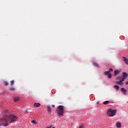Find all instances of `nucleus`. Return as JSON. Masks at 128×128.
<instances>
[{
	"mask_svg": "<svg viewBox=\"0 0 128 128\" xmlns=\"http://www.w3.org/2000/svg\"><path fill=\"white\" fill-rule=\"evenodd\" d=\"M121 78H121L120 76H118V77L116 78V80H120Z\"/></svg>",
	"mask_w": 128,
	"mask_h": 128,
	"instance_id": "obj_25",
	"label": "nucleus"
},
{
	"mask_svg": "<svg viewBox=\"0 0 128 128\" xmlns=\"http://www.w3.org/2000/svg\"><path fill=\"white\" fill-rule=\"evenodd\" d=\"M100 104L99 102H97L96 104Z\"/></svg>",
	"mask_w": 128,
	"mask_h": 128,
	"instance_id": "obj_28",
	"label": "nucleus"
},
{
	"mask_svg": "<svg viewBox=\"0 0 128 128\" xmlns=\"http://www.w3.org/2000/svg\"><path fill=\"white\" fill-rule=\"evenodd\" d=\"M112 77V74H110V73H109L108 74V78H111Z\"/></svg>",
	"mask_w": 128,
	"mask_h": 128,
	"instance_id": "obj_17",
	"label": "nucleus"
},
{
	"mask_svg": "<svg viewBox=\"0 0 128 128\" xmlns=\"http://www.w3.org/2000/svg\"><path fill=\"white\" fill-rule=\"evenodd\" d=\"M55 128L54 127H53V128Z\"/></svg>",
	"mask_w": 128,
	"mask_h": 128,
	"instance_id": "obj_31",
	"label": "nucleus"
},
{
	"mask_svg": "<svg viewBox=\"0 0 128 128\" xmlns=\"http://www.w3.org/2000/svg\"><path fill=\"white\" fill-rule=\"evenodd\" d=\"M10 90H11V91L15 90V88H12L10 89Z\"/></svg>",
	"mask_w": 128,
	"mask_h": 128,
	"instance_id": "obj_24",
	"label": "nucleus"
},
{
	"mask_svg": "<svg viewBox=\"0 0 128 128\" xmlns=\"http://www.w3.org/2000/svg\"><path fill=\"white\" fill-rule=\"evenodd\" d=\"M79 128H85L83 125H81Z\"/></svg>",
	"mask_w": 128,
	"mask_h": 128,
	"instance_id": "obj_26",
	"label": "nucleus"
},
{
	"mask_svg": "<svg viewBox=\"0 0 128 128\" xmlns=\"http://www.w3.org/2000/svg\"><path fill=\"white\" fill-rule=\"evenodd\" d=\"M122 82H124V81L121 79V80H120L119 82H116V83L117 84H120V85L122 86L124 84Z\"/></svg>",
	"mask_w": 128,
	"mask_h": 128,
	"instance_id": "obj_8",
	"label": "nucleus"
},
{
	"mask_svg": "<svg viewBox=\"0 0 128 128\" xmlns=\"http://www.w3.org/2000/svg\"><path fill=\"white\" fill-rule=\"evenodd\" d=\"M1 125L0 123V126Z\"/></svg>",
	"mask_w": 128,
	"mask_h": 128,
	"instance_id": "obj_32",
	"label": "nucleus"
},
{
	"mask_svg": "<svg viewBox=\"0 0 128 128\" xmlns=\"http://www.w3.org/2000/svg\"><path fill=\"white\" fill-rule=\"evenodd\" d=\"M47 128H52V126H49V127H48Z\"/></svg>",
	"mask_w": 128,
	"mask_h": 128,
	"instance_id": "obj_30",
	"label": "nucleus"
},
{
	"mask_svg": "<svg viewBox=\"0 0 128 128\" xmlns=\"http://www.w3.org/2000/svg\"><path fill=\"white\" fill-rule=\"evenodd\" d=\"M110 73H109L108 71H106L105 72H104V75H108Z\"/></svg>",
	"mask_w": 128,
	"mask_h": 128,
	"instance_id": "obj_18",
	"label": "nucleus"
},
{
	"mask_svg": "<svg viewBox=\"0 0 128 128\" xmlns=\"http://www.w3.org/2000/svg\"><path fill=\"white\" fill-rule=\"evenodd\" d=\"M10 82H11V86H12L14 84V80H12Z\"/></svg>",
	"mask_w": 128,
	"mask_h": 128,
	"instance_id": "obj_23",
	"label": "nucleus"
},
{
	"mask_svg": "<svg viewBox=\"0 0 128 128\" xmlns=\"http://www.w3.org/2000/svg\"><path fill=\"white\" fill-rule=\"evenodd\" d=\"M17 119L18 116H16V115H14L13 114L9 115L8 118H7V120L9 123H14L17 120Z\"/></svg>",
	"mask_w": 128,
	"mask_h": 128,
	"instance_id": "obj_2",
	"label": "nucleus"
},
{
	"mask_svg": "<svg viewBox=\"0 0 128 128\" xmlns=\"http://www.w3.org/2000/svg\"><path fill=\"white\" fill-rule=\"evenodd\" d=\"M116 110H112V108H110L108 110V116H114L116 114Z\"/></svg>",
	"mask_w": 128,
	"mask_h": 128,
	"instance_id": "obj_3",
	"label": "nucleus"
},
{
	"mask_svg": "<svg viewBox=\"0 0 128 128\" xmlns=\"http://www.w3.org/2000/svg\"><path fill=\"white\" fill-rule=\"evenodd\" d=\"M14 102H17L18 101H19L20 100V98H14Z\"/></svg>",
	"mask_w": 128,
	"mask_h": 128,
	"instance_id": "obj_16",
	"label": "nucleus"
},
{
	"mask_svg": "<svg viewBox=\"0 0 128 128\" xmlns=\"http://www.w3.org/2000/svg\"><path fill=\"white\" fill-rule=\"evenodd\" d=\"M7 112H8L7 111H6V110L4 111V112H3V115H4V116H6Z\"/></svg>",
	"mask_w": 128,
	"mask_h": 128,
	"instance_id": "obj_21",
	"label": "nucleus"
},
{
	"mask_svg": "<svg viewBox=\"0 0 128 128\" xmlns=\"http://www.w3.org/2000/svg\"><path fill=\"white\" fill-rule=\"evenodd\" d=\"M122 59L126 64L128 65V59L125 57H122Z\"/></svg>",
	"mask_w": 128,
	"mask_h": 128,
	"instance_id": "obj_6",
	"label": "nucleus"
},
{
	"mask_svg": "<svg viewBox=\"0 0 128 128\" xmlns=\"http://www.w3.org/2000/svg\"><path fill=\"white\" fill-rule=\"evenodd\" d=\"M120 73V70H115L114 72V76H116L118 74Z\"/></svg>",
	"mask_w": 128,
	"mask_h": 128,
	"instance_id": "obj_7",
	"label": "nucleus"
},
{
	"mask_svg": "<svg viewBox=\"0 0 128 128\" xmlns=\"http://www.w3.org/2000/svg\"><path fill=\"white\" fill-rule=\"evenodd\" d=\"M110 103V102L108 100H106L104 102H103L102 104L104 105H107L108 104H109Z\"/></svg>",
	"mask_w": 128,
	"mask_h": 128,
	"instance_id": "obj_12",
	"label": "nucleus"
},
{
	"mask_svg": "<svg viewBox=\"0 0 128 128\" xmlns=\"http://www.w3.org/2000/svg\"><path fill=\"white\" fill-rule=\"evenodd\" d=\"M48 113L51 112V108H50V106H48Z\"/></svg>",
	"mask_w": 128,
	"mask_h": 128,
	"instance_id": "obj_15",
	"label": "nucleus"
},
{
	"mask_svg": "<svg viewBox=\"0 0 128 128\" xmlns=\"http://www.w3.org/2000/svg\"><path fill=\"white\" fill-rule=\"evenodd\" d=\"M114 88L116 90H118L120 89V86H118L116 85L114 86Z\"/></svg>",
	"mask_w": 128,
	"mask_h": 128,
	"instance_id": "obj_13",
	"label": "nucleus"
},
{
	"mask_svg": "<svg viewBox=\"0 0 128 128\" xmlns=\"http://www.w3.org/2000/svg\"><path fill=\"white\" fill-rule=\"evenodd\" d=\"M4 84L5 86H8V82H4Z\"/></svg>",
	"mask_w": 128,
	"mask_h": 128,
	"instance_id": "obj_22",
	"label": "nucleus"
},
{
	"mask_svg": "<svg viewBox=\"0 0 128 128\" xmlns=\"http://www.w3.org/2000/svg\"><path fill=\"white\" fill-rule=\"evenodd\" d=\"M121 91L124 94H126V90L124 88H121Z\"/></svg>",
	"mask_w": 128,
	"mask_h": 128,
	"instance_id": "obj_11",
	"label": "nucleus"
},
{
	"mask_svg": "<svg viewBox=\"0 0 128 128\" xmlns=\"http://www.w3.org/2000/svg\"><path fill=\"white\" fill-rule=\"evenodd\" d=\"M116 126L118 128H122V124L120 122H116Z\"/></svg>",
	"mask_w": 128,
	"mask_h": 128,
	"instance_id": "obj_9",
	"label": "nucleus"
},
{
	"mask_svg": "<svg viewBox=\"0 0 128 128\" xmlns=\"http://www.w3.org/2000/svg\"><path fill=\"white\" fill-rule=\"evenodd\" d=\"M126 84H128V82H126Z\"/></svg>",
	"mask_w": 128,
	"mask_h": 128,
	"instance_id": "obj_29",
	"label": "nucleus"
},
{
	"mask_svg": "<svg viewBox=\"0 0 128 128\" xmlns=\"http://www.w3.org/2000/svg\"><path fill=\"white\" fill-rule=\"evenodd\" d=\"M31 122L32 124H36V120H33Z\"/></svg>",
	"mask_w": 128,
	"mask_h": 128,
	"instance_id": "obj_20",
	"label": "nucleus"
},
{
	"mask_svg": "<svg viewBox=\"0 0 128 128\" xmlns=\"http://www.w3.org/2000/svg\"><path fill=\"white\" fill-rule=\"evenodd\" d=\"M40 106V103H34V106L35 108H38Z\"/></svg>",
	"mask_w": 128,
	"mask_h": 128,
	"instance_id": "obj_10",
	"label": "nucleus"
},
{
	"mask_svg": "<svg viewBox=\"0 0 128 128\" xmlns=\"http://www.w3.org/2000/svg\"><path fill=\"white\" fill-rule=\"evenodd\" d=\"M122 80L124 81L125 79L128 76V73H126V72H122Z\"/></svg>",
	"mask_w": 128,
	"mask_h": 128,
	"instance_id": "obj_5",
	"label": "nucleus"
},
{
	"mask_svg": "<svg viewBox=\"0 0 128 128\" xmlns=\"http://www.w3.org/2000/svg\"><path fill=\"white\" fill-rule=\"evenodd\" d=\"M92 64H93L94 66H96L97 68H100L99 65L97 63H96L95 62H93Z\"/></svg>",
	"mask_w": 128,
	"mask_h": 128,
	"instance_id": "obj_14",
	"label": "nucleus"
},
{
	"mask_svg": "<svg viewBox=\"0 0 128 128\" xmlns=\"http://www.w3.org/2000/svg\"><path fill=\"white\" fill-rule=\"evenodd\" d=\"M52 108H55V106L54 105H52Z\"/></svg>",
	"mask_w": 128,
	"mask_h": 128,
	"instance_id": "obj_27",
	"label": "nucleus"
},
{
	"mask_svg": "<svg viewBox=\"0 0 128 128\" xmlns=\"http://www.w3.org/2000/svg\"><path fill=\"white\" fill-rule=\"evenodd\" d=\"M113 71V69L112 68H110V69H109V70L108 71V72H109V73H110L112 72Z\"/></svg>",
	"mask_w": 128,
	"mask_h": 128,
	"instance_id": "obj_19",
	"label": "nucleus"
},
{
	"mask_svg": "<svg viewBox=\"0 0 128 128\" xmlns=\"http://www.w3.org/2000/svg\"><path fill=\"white\" fill-rule=\"evenodd\" d=\"M1 121L2 122L4 126H6L9 125L7 120L5 118H4Z\"/></svg>",
	"mask_w": 128,
	"mask_h": 128,
	"instance_id": "obj_4",
	"label": "nucleus"
},
{
	"mask_svg": "<svg viewBox=\"0 0 128 128\" xmlns=\"http://www.w3.org/2000/svg\"><path fill=\"white\" fill-rule=\"evenodd\" d=\"M64 106L60 105L58 106L56 112L59 116H62L64 114Z\"/></svg>",
	"mask_w": 128,
	"mask_h": 128,
	"instance_id": "obj_1",
	"label": "nucleus"
}]
</instances>
